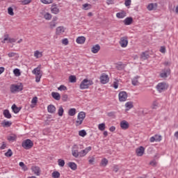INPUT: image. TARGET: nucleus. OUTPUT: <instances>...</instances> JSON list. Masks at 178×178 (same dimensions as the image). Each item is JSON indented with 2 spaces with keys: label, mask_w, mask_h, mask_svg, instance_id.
Listing matches in <instances>:
<instances>
[{
  "label": "nucleus",
  "mask_w": 178,
  "mask_h": 178,
  "mask_svg": "<svg viewBox=\"0 0 178 178\" xmlns=\"http://www.w3.org/2000/svg\"><path fill=\"white\" fill-rule=\"evenodd\" d=\"M117 70H123V64L122 63H118L115 66Z\"/></svg>",
  "instance_id": "nucleus-48"
},
{
  "label": "nucleus",
  "mask_w": 178,
  "mask_h": 178,
  "mask_svg": "<svg viewBox=\"0 0 178 178\" xmlns=\"http://www.w3.org/2000/svg\"><path fill=\"white\" fill-rule=\"evenodd\" d=\"M125 106H126V108H128V110L129 109H131V108H133V102H127L126 104H125Z\"/></svg>",
  "instance_id": "nucleus-38"
},
{
  "label": "nucleus",
  "mask_w": 178,
  "mask_h": 178,
  "mask_svg": "<svg viewBox=\"0 0 178 178\" xmlns=\"http://www.w3.org/2000/svg\"><path fill=\"white\" fill-rule=\"evenodd\" d=\"M113 172H115V173H118V172H119V167H118V165H114L113 167Z\"/></svg>",
  "instance_id": "nucleus-62"
},
{
  "label": "nucleus",
  "mask_w": 178,
  "mask_h": 178,
  "mask_svg": "<svg viewBox=\"0 0 178 178\" xmlns=\"http://www.w3.org/2000/svg\"><path fill=\"white\" fill-rule=\"evenodd\" d=\"M67 98H68L67 95H62V101H63V102H66V101H67Z\"/></svg>",
  "instance_id": "nucleus-58"
},
{
  "label": "nucleus",
  "mask_w": 178,
  "mask_h": 178,
  "mask_svg": "<svg viewBox=\"0 0 178 178\" xmlns=\"http://www.w3.org/2000/svg\"><path fill=\"white\" fill-rule=\"evenodd\" d=\"M108 159H106V158L102 159L101 161V165L102 166H106V165H108Z\"/></svg>",
  "instance_id": "nucleus-40"
},
{
  "label": "nucleus",
  "mask_w": 178,
  "mask_h": 178,
  "mask_svg": "<svg viewBox=\"0 0 178 178\" xmlns=\"http://www.w3.org/2000/svg\"><path fill=\"white\" fill-rule=\"evenodd\" d=\"M19 165L22 168V170H24V172H26V170H29L27 165H24V162H19Z\"/></svg>",
  "instance_id": "nucleus-32"
},
{
  "label": "nucleus",
  "mask_w": 178,
  "mask_h": 178,
  "mask_svg": "<svg viewBox=\"0 0 178 178\" xmlns=\"http://www.w3.org/2000/svg\"><path fill=\"white\" fill-rule=\"evenodd\" d=\"M68 115L69 116H74L76 115V108H70L68 111Z\"/></svg>",
  "instance_id": "nucleus-31"
},
{
  "label": "nucleus",
  "mask_w": 178,
  "mask_h": 178,
  "mask_svg": "<svg viewBox=\"0 0 178 178\" xmlns=\"http://www.w3.org/2000/svg\"><path fill=\"white\" fill-rule=\"evenodd\" d=\"M99 79H100V83L102 84H106L107 83H109V76L106 73H102Z\"/></svg>",
  "instance_id": "nucleus-5"
},
{
  "label": "nucleus",
  "mask_w": 178,
  "mask_h": 178,
  "mask_svg": "<svg viewBox=\"0 0 178 178\" xmlns=\"http://www.w3.org/2000/svg\"><path fill=\"white\" fill-rule=\"evenodd\" d=\"M51 97L54 98V99H56V101H60V94L56 92H51Z\"/></svg>",
  "instance_id": "nucleus-17"
},
{
  "label": "nucleus",
  "mask_w": 178,
  "mask_h": 178,
  "mask_svg": "<svg viewBox=\"0 0 178 178\" xmlns=\"http://www.w3.org/2000/svg\"><path fill=\"white\" fill-rule=\"evenodd\" d=\"M84 119H86V113L83 111L79 112L77 115V120L75 122L76 126H80V124H82Z\"/></svg>",
  "instance_id": "nucleus-2"
},
{
  "label": "nucleus",
  "mask_w": 178,
  "mask_h": 178,
  "mask_svg": "<svg viewBox=\"0 0 178 178\" xmlns=\"http://www.w3.org/2000/svg\"><path fill=\"white\" fill-rule=\"evenodd\" d=\"M92 84H94V82L92 80L85 79L81 82L79 88L81 90H87V88H89L90 86H92Z\"/></svg>",
  "instance_id": "nucleus-1"
},
{
  "label": "nucleus",
  "mask_w": 178,
  "mask_h": 178,
  "mask_svg": "<svg viewBox=\"0 0 178 178\" xmlns=\"http://www.w3.org/2000/svg\"><path fill=\"white\" fill-rule=\"evenodd\" d=\"M168 88H169V85L165 82L159 83L156 86V90L159 91V92H163V91H166Z\"/></svg>",
  "instance_id": "nucleus-3"
},
{
  "label": "nucleus",
  "mask_w": 178,
  "mask_h": 178,
  "mask_svg": "<svg viewBox=\"0 0 178 178\" xmlns=\"http://www.w3.org/2000/svg\"><path fill=\"white\" fill-rule=\"evenodd\" d=\"M118 97L120 102H124L127 99V92L124 91L120 92Z\"/></svg>",
  "instance_id": "nucleus-8"
},
{
  "label": "nucleus",
  "mask_w": 178,
  "mask_h": 178,
  "mask_svg": "<svg viewBox=\"0 0 178 178\" xmlns=\"http://www.w3.org/2000/svg\"><path fill=\"white\" fill-rule=\"evenodd\" d=\"M120 127L122 130H127L129 129V122L126 120H123L120 122Z\"/></svg>",
  "instance_id": "nucleus-12"
},
{
  "label": "nucleus",
  "mask_w": 178,
  "mask_h": 178,
  "mask_svg": "<svg viewBox=\"0 0 178 178\" xmlns=\"http://www.w3.org/2000/svg\"><path fill=\"white\" fill-rule=\"evenodd\" d=\"M160 52H161V54H165V52H166V47L163 46L161 47Z\"/></svg>",
  "instance_id": "nucleus-61"
},
{
  "label": "nucleus",
  "mask_w": 178,
  "mask_h": 178,
  "mask_svg": "<svg viewBox=\"0 0 178 178\" xmlns=\"http://www.w3.org/2000/svg\"><path fill=\"white\" fill-rule=\"evenodd\" d=\"M8 43H10V44H12L13 42H16V39H15V38H9L8 39V42H7Z\"/></svg>",
  "instance_id": "nucleus-63"
},
{
  "label": "nucleus",
  "mask_w": 178,
  "mask_h": 178,
  "mask_svg": "<svg viewBox=\"0 0 178 178\" xmlns=\"http://www.w3.org/2000/svg\"><path fill=\"white\" fill-rule=\"evenodd\" d=\"M8 13L10 15V16H13V15H15V13H13V8L12 7H9L8 8Z\"/></svg>",
  "instance_id": "nucleus-46"
},
{
  "label": "nucleus",
  "mask_w": 178,
  "mask_h": 178,
  "mask_svg": "<svg viewBox=\"0 0 178 178\" xmlns=\"http://www.w3.org/2000/svg\"><path fill=\"white\" fill-rule=\"evenodd\" d=\"M127 44H129V40H127V37H122L120 40V45H121L122 48H126L127 47Z\"/></svg>",
  "instance_id": "nucleus-9"
},
{
  "label": "nucleus",
  "mask_w": 178,
  "mask_h": 178,
  "mask_svg": "<svg viewBox=\"0 0 178 178\" xmlns=\"http://www.w3.org/2000/svg\"><path fill=\"white\" fill-rule=\"evenodd\" d=\"M79 136H80L81 137H86V136H87V132L86 131V130L82 129L79 131Z\"/></svg>",
  "instance_id": "nucleus-37"
},
{
  "label": "nucleus",
  "mask_w": 178,
  "mask_h": 178,
  "mask_svg": "<svg viewBox=\"0 0 178 178\" xmlns=\"http://www.w3.org/2000/svg\"><path fill=\"white\" fill-rule=\"evenodd\" d=\"M58 91H66L67 88L65 85H61L58 88Z\"/></svg>",
  "instance_id": "nucleus-45"
},
{
  "label": "nucleus",
  "mask_w": 178,
  "mask_h": 178,
  "mask_svg": "<svg viewBox=\"0 0 178 178\" xmlns=\"http://www.w3.org/2000/svg\"><path fill=\"white\" fill-rule=\"evenodd\" d=\"M51 13L54 15H58L59 13V8H58L57 5L54 3L51 8Z\"/></svg>",
  "instance_id": "nucleus-14"
},
{
  "label": "nucleus",
  "mask_w": 178,
  "mask_h": 178,
  "mask_svg": "<svg viewBox=\"0 0 178 178\" xmlns=\"http://www.w3.org/2000/svg\"><path fill=\"white\" fill-rule=\"evenodd\" d=\"M156 141L159 142L162 140V136L161 135H156L154 136Z\"/></svg>",
  "instance_id": "nucleus-54"
},
{
  "label": "nucleus",
  "mask_w": 178,
  "mask_h": 178,
  "mask_svg": "<svg viewBox=\"0 0 178 178\" xmlns=\"http://www.w3.org/2000/svg\"><path fill=\"white\" fill-rule=\"evenodd\" d=\"M40 1L42 3H45L47 5L49 4V3H52V2L54 1V0H40Z\"/></svg>",
  "instance_id": "nucleus-51"
},
{
  "label": "nucleus",
  "mask_w": 178,
  "mask_h": 178,
  "mask_svg": "<svg viewBox=\"0 0 178 178\" xmlns=\"http://www.w3.org/2000/svg\"><path fill=\"white\" fill-rule=\"evenodd\" d=\"M54 27H56V22L52 21L50 22V29H54Z\"/></svg>",
  "instance_id": "nucleus-57"
},
{
  "label": "nucleus",
  "mask_w": 178,
  "mask_h": 178,
  "mask_svg": "<svg viewBox=\"0 0 178 178\" xmlns=\"http://www.w3.org/2000/svg\"><path fill=\"white\" fill-rule=\"evenodd\" d=\"M32 0H22L21 1L22 5H29L31 2Z\"/></svg>",
  "instance_id": "nucleus-53"
},
{
  "label": "nucleus",
  "mask_w": 178,
  "mask_h": 178,
  "mask_svg": "<svg viewBox=\"0 0 178 178\" xmlns=\"http://www.w3.org/2000/svg\"><path fill=\"white\" fill-rule=\"evenodd\" d=\"M5 148H6V143L3 142L2 145L0 147V149H5Z\"/></svg>",
  "instance_id": "nucleus-64"
},
{
  "label": "nucleus",
  "mask_w": 178,
  "mask_h": 178,
  "mask_svg": "<svg viewBox=\"0 0 178 178\" xmlns=\"http://www.w3.org/2000/svg\"><path fill=\"white\" fill-rule=\"evenodd\" d=\"M86 155H87V152L86 151V149H83L79 152V156L83 157V156H86Z\"/></svg>",
  "instance_id": "nucleus-50"
},
{
  "label": "nucleus",
  "mask_w": 178,
  "mask_h": 178,
  "mask_svg": "<svg viewBox=\"0 0 178 178\" xmlns=\"http://www.w3.org/2000/svg\"><path fill=\"white\" fill-rule=\"evenodd\" d=\"M158 108V102L156 101L153 102L152 105V109H156Z\"/></svg>",
  "instance_id": "nucleus-52"
},
{
  "label": "nucleus",
  "mask_w": 178,
  "mask_h": 178,
  "mask_svg": "<svg viewBox=\"0 0 178 178\" xmlns=\"http://www.w3.org/2000/svg\"><path fill=\"white\" fill-rule=\"evenodd\" d=\"M33 74H35V76H42V74H41V70H40L39 67L35 68L32 71Z\"/></svg>",
  "instance_id": "nucleus-24"
},
{
  "label": "nucleus",
  "mask_w": 178,
  "mask_h": 178,
  "mask_svg": "<svg viewBox=\"0 0 178 178\" xmlns=\"http://www.w3.org/2000/svg\"><path fill=\"white\" fill-rule=\"evenodd\" d=\"M3 115L6 119H10L12 118V114H10V112H9V110L8 109L3 111Z\"/></svg>",
  "instance_id": "nucleus-21"
},
{
  "label": "nucleus",
  "mask_w": 178,
  "mask_h": 178,
  "mask_svg": "<svg viewBox=\"0 0 178 178\" xmlns=\"http://www.w3.org/2000/svg\"><path fill=\"white\" fill-rule=\"evenodd\" d=\"M62 42L64 45H67V44H69V40L67 38H64L63 39Z\"/></svg>",
  "instance_id": "nucleus-60"
},
{
  "label": "nucleus",
  "mask_w": 178,
  "mask_h": 178,
  "mask_svg": "<svg viewBox=\"0 0 178 178\" xmlns=\"http://www.w3.org/2000/svg\"><path fill=\"white\" fill-rule=\"evenodd\" d=\"M34 56H35V58H41V56H42V54L39 51H35L34 54Z\"/></svg>",
  "instance_id": "nucleus-47"
},
{
  "label": "nucleus",
  "mask_w": 178,
  "mask_h": 178,
  "mask_svg": "<svg viewBox=\"0 0 178 178\" xmlns=\"http://www.w3.org/2000/svg\"><path fill=\"white\" fill-rule=\"evenodd\" d=\"M7 140H8V141L10 142H13L16 140V136H8Z\"/></svg>",
  "instance_id": "nucleus-49"
},
{
  "label": "nucleus",
  "mask_w": 178,
  "mask_h": 178,
  "mask_svg": "<svg viewBox=\"0 0 178 178\" xmlns=\"http://www.w3.org/2000/svg\"><path fill=\"white\" fill-rule=\"evenodd\" d=\"M106 125L105 123H102L98 125V129L100 130V131H104L105 130Z\"/></svg>",
  "instance_id": "nucleus-36"
},
{
  "label": "nucleus",
  "mask_w": 178,
  "mask_h": 178,
  "mask_svg": "<svg viewBox=\"0 0 178 178\" xmlns=\"http://www.w3.org/2000/svg\"><path fill=\"white\" fill-rule=\"evenodd\" d=\"M62 33H65V27L63 26L57 27L56 31V34H57V35H59L62 34Z\"/></svg>",
  "instance_id": "nucleus-20"
},
{
  "label": "nucleus",
  "mask_w": 178,
  "mask_h": 178,
  "mask_svg": "<svg viewBox=\"0 0 178 178\" xmlns=\"http://www.w3.org/2000/svg\"><path fill=\"white\" fill-rule=\"evenodd\" d=\"M77 44H84L86 42V37L84 36H79L76 38Z\"/></svg>",
  "instance_id": "nucleus-22"
},
{
  "label": "nucleus",
  "mask_w": 178,
  "mask_h": 178,
  "mask_svg": "<svg viewBox=\"0 0 178 178\" xmlns=\"http://www.w3.org/2000/svg\"><path fill=\"white\" fill-rule=\"evenodd\" d=\"M138 79H140V76H136L134 79H132V86H137L138 84Z\"/></svg>",
  "instance_id": "nucleus-26"
},
{
  "label": "nucleus",
  "mask_w": 178,
  "mask_h": 178,
  "mask_svg": "<svg viewBox=\"0 0 178 178\" xmlns=\"http://www.w3.org/2000/svg\"><path fill=\"white\" fill-rule=\"evenodd\" d=\"M72 156H74V158H79V156H80V152H79V150L77 149H72Z\"/></svg>",
  "instance_id": "nucleus-28"
},
{
  "label": "nucleus",
  "mask_w": 178,
  "mask_h": 178,
  "mask_svg": "<svg viewBox=\"0 0 178 178\" xmlns=\"http://www.w3.org/2000/svg\"><path fill=\"white\" fill-rule=\"evenodd\" d=\"M38 102V98L37 97H33L31 100V103L33 104V105L37 104Z\"/></svg>",
  "instance_id": "nucleus-55"
},
{
  "label": "nucleus",
  "mask_w": 178,
  "mask_h": 178,
  "mask_svg": "<svg viewBox=\"0 0 178 178\" xmlns=\"http://www.w3.org/2000/svg\"><path fill=\"white\" fill-rule=\"evenodd\" d=\"M3 127H10V126H12V122H9V121H3L2 123H1Z\"/></svg>",
  "instance_id": "nucleus-29"
},
{
  "label": "nucleus",
  "mask_w": 178,
  "mask_h": 178,
  "mask_svg": "<svg viewBox=\"0 0 178 178\" xmlns=\"http://www.w3.org/2000/svg\"><path fill=\"white\" fill-rule=\"evenodd\" d=\"M31 170L33 172L34 175H36V176H40L41 175V170L38 166H32Z\"/></svg>",
  "instance_id": "nucleus-11"
},
{
  "label": "nucleus",
  "mask_w": 178,
  "mask_h": 178,
  "mask_svg": "<svg viewBox=\"0 0 178 178\" xmlns=\"http://www.w3.org/2000/svg\"><path fill=\"white\" fill-rule=\"evenodd\" d=\"M145 152V148L144 147L140 146L136 149V152L138 156H143L144 155V152Z\"/></svg>",
  "instance_id": "nucleus-10"
},
{
  "label": "nucleus",
  "mask_w": 178,
  "mask_h": 178,
  "mask_svg": "<svg viewBox=\"0 0 178 178\" xmlns=\"http://www.w3.org/2000/svg\"><path fill=\"white\" fill-rule=\"evenodd\" d=\"M124 5L125 6H130L131 5V0H125Z\"/></svg>",
  "instance_id": "nucleus-59"
},
{
  "label": "nucleus",
  "mask_w": 178,
  "mask_h": 178,
  "mask_svg": "<svg viewBox=\"0 0 178 178\" xmlns=\"http://www.w3.org/2000/svg\"><path fill=\"white\" fill-rule=\"evenodd\" d=\"M149 58V54H148V51H144L140 55V59L142 60H147Z\"/></svg>",
  "instance_id": "nucleus-16"
},
{
  "label": "nucleus",
  "mask_w": 178,
  "mask_h": 178,
  "mask_svg": "<svg viewBox=\"0 0 178 178\" xmlns=\"http://www.w3.org/2000/svg\"><path fill=\"white\" fill-rule=\"evenodd\" d=\"M33 145L34 143H33L32 140L30 139H26L22 143V147H23L24 149H31V148H33Z\"/></svg>",
  "instance_id": "nucleus-4"
},
{
  "label": "nucleus",
  "mask_w": 178,
  "mask_h": 178,
  "mask_svg": "<svg viewBox=\"0 0 178 178\" xmlns=\"http://www.w3.org/2000/svg\"><path fill=\"white\" fill-rule=\"evenodd\" d=\"M70 83H76L77 81V78L74 75H70L69 76Z\"/></svg>",
  "instance_id": "nucleus-30"
},
{
  "label": "nucleus",
  "mask_w": 178,
  "mask_h": 178,
  "mask_svg": "<svg viewBox=\"0 0 178 178\" xmlns=\"http://www.w3.org/2000/svg\"><path fill=\"white\" fill-rule=\"evenodd\" d=\"M158 8L157 3H150L147 6L148 10H155Z\"/></svg>",
  "instance_id": "nucleus-23"
},
{
  "label": "nucleus",
  "mask_w": 178,
  "mask_h": 178,
  "mask_svg": "<svg viewBox=\"0 0 178 178\" xmlns=\"http://www.w3.org/2000/svg\"><path fill=\"white\" fill-rule=\"evenodd\" d=\"M51 175H52L53 178H59V177H60V173L58 171L53 172Z\"/></svg>",
  "instance_id": "nucleus-33"
},
{
  "label": "nucleus",
  "mask_w": 178,
  "mask_h": 178,
  "mask_svg": "<svg viewBox=\"0 0 178 178\" xmlns=\"http://www.w3.org/2000/svg\"><path fill=\"white\" fill-rule=\"evenodd\" d=\"M49 113H55L56 112V107L54 104H50L47 106Z\"/></svg>",
  "instance_id": "nucleus-13"
},
{
  "label": "nucleus",
  "mask_w": 178,
  "mask_h": 178,
  "mask_svg": "<svg viewBox=\"0 0 178 178\" xmlns=\"http://www.w3.org/2000/svg\"><path fill=\"white\" fill-rule=\"evenodd\" d=\"M23 86L19 85H11L10 86V92H16L17 91H22Z\"/></svg>",
  "instance_id": "nucleus-7"
},
{
  "label": "nucleus",
  "mask_w": 178,
  "mask_h": 178,
  "mask_svg": "<svg viewBox=\"0 0 178 178\" xmlns=\"http://www.w3.org/2000/svg\"><path fill=\"white\" fill-rule=\"evenodd\" d=\"M116 17H118V19H123V18L126 17V11L122 10L120 13H117Z\"/></svg>",
  "instance_id": "nucleus-19"
},
{
  "label": "nucleus",
  "mask_w": 178,
  "mask_h": 178,
  "mask_svg": "<svg viewBox=\"0 0 178 178\" xmlns=\"http://www.w3.org/2000/svg\"><path fill=\"white\" fill-rule=\"evenodd\" d=\"M151 113V111H149L148 108H144L142 111V115H143L144 116H145V115H148Z\"/></svg>",
  "instance_id": "nucleus-44"
},
{
  "label": "nucleus",
  "mask_w": 178,
  "mask_h": 178,
  "mask_svg": "<svg viewBox=\"0 0 178 178\" xmlns=\"http://www.w3.org/2000/svg\"><path fill=\"white\" fill-rule=\"evenodd\" d=\"M13 73L15 76H19L21 74L20 70H19L18 68L14 69Z\"/></svg>",
  "instance_id": "nucleus-41"
},
{
  "label": "nucleus",
  "mask_w": 178,
  "mask_h": 178,
  "mask_svg": "<svg viewBox=\"0 0 178 178\" xmlns=\"http://www.w3.org/2000/svg\"><path fill=\"white\" fill-rule=\"evenodd\" d=\"M12 155H13V152L10 149H8V151L5 153V156H7L8 158H10Z\"/></svg>",
  "instance_id": "nucleus-34"
},
{
  "label": "nucleus",
  "mask_w": 178,
  "mask_h": 178,
  "mask_svg": "<svg viewBox=\"0 0 178 178\" xmlns=\"http://www.w3.org/2000/svg\"><path fill=\"white\" fill-rule=\"evenodd\" d=\"M65 112V111L63 110V107L62 106H60L59 107L58 111V116H63V113Z\"/></svg>",
  "instance_id": "nucleus-35"
},
{
  "label": "nucleus",
  "mask_w": 178,
  "mask_h": 178,
  "mask_svg": "<svg viewBox=\"0 0 178 178\" xmlns=\"http://www.w3.org/2000/svg\"><path fill=\"white\" fill-rule=\"evenodd\" d=\"M44 17L46 20H51V19H52V15L49 13H47L44 14Z\"/></svg>",
  "instance_id": "nucleus-42"
},
{
  "label": "nucleus",
  "mask_w": 178,
  "mask_h": 178,
  "mask_svg": "<svg viewBox=\"0 0 178 178\" xmlns=\"http://www.w3.org/2000/svg\"><path fill=\"white\" fill-rule=\"evenodd\" d=\"M58 165H60L61 168H63L65 166V160L60 159L58 160Z\"/></svg>",
  "instance_id": "nucleus-39"
},
{
  "label": "nucleus",
  "mask_w": 178,
  "mask_h": 178,
  "mask_svg": "<svg viewBox=\"0 0 178 178\" xmlns=\"http://www.w3.org/2000/svg\"><path fill=\"white\" fill-rule=\"evenodd\" d=\"M168 76H170V68H164L161 70L160 74L161 79H166Z\"/></svg>",
  "instance_id": "nucleus-6"
},
{
  "label": "nucleus",
  "mask_w": 178,
  "mask_h": 178,
  "mask_svg": "<svg viewBox=\"0 0 178 178\" xmlns=\"http://www.w3.org/2000/svg\"><path fill=\"white\" fill-rule=\"evenodd\" d=\"M99 49H101V46H99V44H95L92 47L91 51L92 54H98Z\"/></svg>",
  "instance_id": "nucleus-15"
},
{
  "label": "nucleus",
  "mask_w": 178,
  "mask_h": 178,
  "mask_svg": "<svg viewBox=\"0 0 178 178\" xmlns=\"http://www.w3.org/2000/svg\"><path fill=\"white\" fill-rule=\"evenodd\" d=\"M133 23V17H128L124 20V24L125 26H130Z\"/></svg>",
  "instance_id": "nucleus-18"
},
{
  "label": "nucleus",
  "mask_w": 178,
  "mask_h": 178,
  "mask_svg": "<svg viewBox=\"0 0 178 178\" xmlns=\"http://www.w3.org/2000/svg\"><path fill=\"white\" fill-rule=\"evenodd\" d=\"M113 88L116 90L119 87V81H114L113 83Z\"/></svg>",
  "instance_id": "nucleus-56"
},
{
  "label": "nucleus",
  "mask_w": 178,
  "mask_h": 178,
  "mask_svg": "<svg viewBox=\"0 0 178 178\" xmlns=\"http://www.w3.org/2000/svg\"><path fill=\"white\" fill-rule=\"evenodd\" d=\"M83 9H84V10H88V9H91V5L85 3L83 5Z\"/></svg>",
  "instance_id": "nucleus-43"
},
{
  "label": "nucleus",
  "mask_w": 178,
  "mask_h": 178,
  "mask_svg": "<svg viewBox=\"0 0 178 178\" xmlns=\"http://www.w3.org/2000/svg\"><path fill=\"white\" fill-rule=\"evenodd\" d=\"M68 166L72 169V170H77V164L74 162H70L68 163Z\"/></svg>",
  "instance_id": "nucleus-25"
},
{
  "label": "nucleus",
  "mask_w": 178,
  "mask_h": 178,
  "mask_svg": "<svg viewBox=\"0 0 178 178\" xmlns=\"http://www.w3.org/2000/svg\"><path fill=\"white\" fill-rule=\"evenodd\" d=\"M13 112H14V113H19V112H20V108L17 107V106H16V104H13L11 107Z\"/></svg>",
  "instance_id": "nucleus-27"
}]
</instances>
